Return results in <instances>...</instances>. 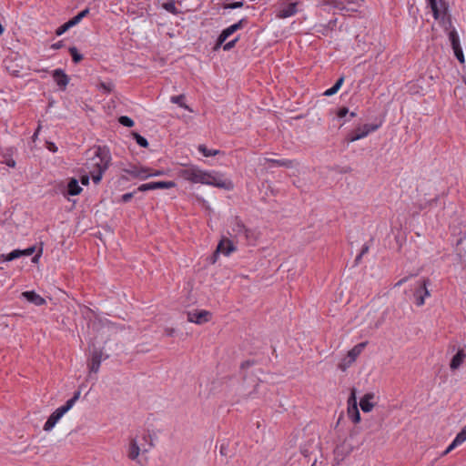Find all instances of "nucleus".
Instances as JSON below:
<instances>
[{
  "label": "nucleus",
  "mask_w": 466,
  "mask_h": 466,
  "mask_svg": "<svg viewBox=\"0 0 466 466\" xmlns=\"http://www.w3.org/2000/svg\"><path fill=\"white\" fill-rule=\"evenodd\" d=\"M178 175L183 179L192 183L214 186L225 190H232L234 188V184L230 179L223 178L216 172L204 171L196 167L181 169Z\"/></svg>",
  "instance_id": "obj_1"
},
{
  "label": "nucleus",
  "mask_w": 466,
  "mask_h": 466,
  "mask_svg": "<svg viewBox=\"0 0 466 466\" xmlns=\"http://www.w3.org/2000/svg\"><path fill=\"white\" fill-rule=\"evenodd\" d=\"M111 162L109 149L106 147H98L94 152V156L88 158L86 166L94 183L98 184L104 172L108 168Z\"/></svg>",
  "instance_id": "obj_2"
},
{
  "label": "nucleus",
  "mask_w": 466,
  "mask_h": 466,
  "mask_svg": "<svg viewBox=\"0 0 466 466\" xmlns=\"http://www.w3.org/2000/svg\"><path fill=\"white\" fill-rule=\"evenodd\" d=\"M432 10L433 16L444 26L445 30L451 27V15L448 14L449 5L445 0H428Z\"/></svg>",
  "instance_id": "obj_3"
},
{
  "label": "nucleus",
  "mask_w": 466,
  "mask_h": 466,
  "mask_svg": "<svg viewBox=\"0 0 466 466\" xmlns=\"http://www.w3.org/2000/svg\"><path fill=\"white\" fill-rule=\"evenodd\" d=\"M235 250L236 246L234 243L230 239L223 238L218 244V247L210 258L211 263H216L220 254L224 256H229Z\"/></svg>",
  "instance_id": "obj_4"
},
{
  "label": "nucleus",
  "mask_w": 466,
  "mask_h": 466,
  "mask_svg": "<svg viewBox=\"0 0 466 466\" xmlns=\"http://www.w3.org/2000/svg\"><path fill=\"white\" fill-rule=\"evenodd\" d=\"M429 282V279H423L415 286L413 297L417 306H422L425 303V298L430 297L431 293L427 288Z\"/></svg>",
  "instance_id": "obj_5"
},
{
  "label": "nucleus",
  "mask_w": 466,
  "mask_h": 466,
  "mask_svg": "<svg viewBox=\"0 0 466 466\" xmlns=\"http://www.w3.org/2000/svg\"><path fill=\"white\" fill-rule=\"evenodd\" d=\"M380 127V125H370L366 124L362 127H359L355 129V131L348 137L349 142H355L361 138L366 137L370 132L377 130Z\"/></svg>",
  "instance_id": "obj_6"
},
{
  "label": "nucleus",
  "mask_w": 466,
  "mask_h": 466,
  "mask_svg": "<svg viewBox=\"0 0 466 466\" xmlns=\"http://www.w3.org/2000/svg\"><path fill=\"white\" fill-rule=\"evenodd\" d=\"M349 408H348V415L351 418L354 423H358L360 420V414L357 407V399H356V389L352 388L350 391V396L348 400Z\"/></svg>",
  "instance_id": "obj_7"
},
{
  "label": "nucleus",
  "mask_w": 466,
  "mask_h": 466,
  "mask_svg": "<svg viewBox=\"0 0 466 466\" xmlns=\"http://www.w3.org/2000/svg\"><path fill=\"white\" fill-rule=\"evenodd\" d=\"M103 360V350L94 349L91 352L87 367L90 372L97 373Z\"/></svg>",
  "instance_id": "obj_8"
},
{
  "label": "nucleus",
  "mask_w": 466,
  "mask_h": 466,
  "mask_svg": "<svg viewBox=\"0 0 466 466\" xmlns=\"http://www.w3.org/2000/svg\"><path fill=\"white\" fill-rule=\"evenodd\" d=\"M123 172L130 175L134 178L147 179L149 177V168L132 166L123 168Z\"/></svg>",
  "instance_id": "obj_9"
},
{
  "label": "nucleus",
  "mask_w": 466,
  "mask_h": 466,
  "mask_svg": "<svg viewBox=\"0 0 466 466\" xmlns=\"http://www.w3.org/2000/svg\"><path fill=\"white\" fill-rule=\"evenodd\" d=\"M175 187L176 183L173 181H157L142 184L137 187V190L144 192L147 190L172 188Z\"/></svg>",
  "instance_id": "obj_10"
},
{
  "label": "nucleus",
  "mask_w": 466,
  "mask_h": 466,
  "mask_svg": "<svg viewBox=\"0 0 466 466\" xmlns=\"http://www.w3.org/2000/svg\"><path fill=\"white\" fill-rule=\"evenodd\" d=\"M82 192L78 180L76 178H70L66 185V190L62 191L65 197L67 196H77Z\"/></svg>",
  "instance_id": "obj_11"
},
{
  "label": "nucleus",
  "mask_w": 466,
  "mask_h": 466,
  "mask_svg": "<svg viewBox=\"0 0 466 466\" xmlns=\"http://www.w3.org/2000/svg\"><path fill=\"white\" fill-rule=\"evenodd\" d=\"M242 22L243 20H240L238 23L224 29L220 35L218 36V45L223 44L229 35H231L237 30L240 29L242 27Z\"/></svg>",
  "instance_id": "obj_12"
},
{
  "label": "nucleus",
  "mask_w": 466,
  "mask_h": 466,
  "mask_svg": "<svg viewBox=\"0 0 466 466\" xmlns=\"http://www.w3.org/2000/svg\"><path fill=\"white\" fill-rule=\"evenodd\" d=\"M65 413L57 408L47 419L46 423L44 424V431H51L56 422L63 417Z\"/></svg>",
  "instance_id": "obj_13"
},
{
  "label": "nucleus",
  "mask_w": 466,
  "mask_h": 466,
  "mask_svg": "<svg viewBox=\"0 0 466 466\" xmlns=\"http://www.w3.org/2000/svg\"><path fill=\"white\" fill-rule=\"evenodd\" d=\"M212 318V313L205 309H193L187 313V320H201Z\"/></svg>",
  "instance_id": "obj_14"
},
{
  "label": "nucleus",
  "mask_w": 466,
  "mask_h": 466,
  "mask_svg": "<svg viewBox=\"0 0 466 466\" xmlns=\"http://www.w3.org/2000/svg\"><path fill=\"white\" fill-rule=\"evenodd\" d=\"M466 359V350L464 349H460L457 353L452 357L451 363H450V369L451 370H458L461 365L463 363L464 360Z\"/></svg>",
  "instance_id": "obj_15"
},
{
  "label": "nucleus",
  "mask_w": 466,
  "mask_h": 466,
  "mask_svg": "<svg viewBox=\"0 0 466 466\" xmlns=\"http://www.w3.org/2000/svg\"><path fill=\"white\" fill-rule=\"evenodd\" d=\"M360 354L359 350L356 348H352L349 352L347 357L343 360V361L339 364V369L345 370L348 367H350Z\"/></svg>",
  "instance_id": "obj_16"
},
{
  "label": "nucleus",
  "mask_w": 466,
  "mask_h": 466,
  "mask_svg": "<svg viewBox=\"0 0 466 466\" xmlns=\"http://www.w3.org/2000/svg\"><path fill=\"white\" fill-rule=\"evenodd\" d=\"M374 399L373 393H366L360 401V409L363 412H370L372 410L374 404L371 402V400Z\"/></svg>",
  "instance_id": "obj_17"
},
{
  "label": "nucleus",
  "mask_w": 466,
  "mask_h": 466,
  "mask_svg": "<svg viewBox=\"0 0 466 466\" xmlns=\"http://www.w3.org/2000/svg\"><path fill=\"white\" fill-rule=\"evenodd\" d=\"M53 77L56 83L62 88H66L69 82L68 76L61 69H56L53 73Z\"/></svg>",
  "instance_id": "obj_18"
},
{
  "label": "nucleus",
  "mask_w": 466,
  "mask_h": 466,
  "mask_svg": "<svg viewBox=\"0 0 466 466\" xmlns=\"http://www.w3.org/2000/svg\"><path fill=\"white\" fill-rule=\"evenodd\" d=\"M22 296L29 302L36 305V306H40V305H43L45 303V299L40 296L38 295L37 293H35V291H25V292H23L22 293Z\"/></svg>",
  "instance_id": "obj_19"
},
{
  "label": "nucleus",
  "mask_w": 466,
  "mask_h": 466,
  "mask_svg": "<svg viewBox=\"0 0 466 466\" xmlns=\"http://www.w3.org/2000/svg\"><path fill=\"white\" fill-rule=\"evenodd\" d=\"M232 232H233L235 237H242L243 234H247L248 235V233H250V229L247 228L245 227V225L240 220L236 218L234 220V224H233V227H232Z\"/></svg>",
  "instance_id": "obj_20"
},
{
  "label": "nucleus",
  "mask_w": 466,
  "mask_h": 466,
  "mask_svg": "<svg viewBox=\"0 0 466 466\" xmlns=\"http://www.w3.org/2000/svg\"><path fill=\"white\" fill-rule=\"evenodd\" d=\"M297 13V4L292 3L289 4L283 8H281L278 14V17L279 18H288L289 16L294 15Z\"/></svg>",
  "instance_id": "obj_21"
},
{
  "label": "nucleus",
  "mask_w": 466,
  "mask_h": 466,
  "mask_svg": "<svg viewBox=\"0 0 466 466\" xmlns=\"http://www.w3.org/2000/svg\"><path fill=\"white\" fill-rule=\"evenodd\" d=\"M334 6L339 9L340 11L356 12L360 5L357 1H349L347 4H344L343 2H339Z\"/></svg>",
  "instance_id": "obj_22"
},
{
  "label": "nucleus",
  "mask_w": 466,
  "mask_h": 466,
  "mask_svg": "<svg viewBox=\"0 0 466 466\" xmlns=\"http://www.w3.org/2000/svg\"><path fill=\"white\" fill-rule=\"evenodd\" d=\"M35 251V247L32 246L25 249H15L12 252H10V256L8 258H18L22 256H31Z\"/></svg>",
  "instance_id": "obj_23"
},
{
  "label": "nucleus",
  "mask_w": 466,
  "mask_h": 466,
  "mask_svg": "<svg viewBox=\"0 0 466 466\" xmlns=\"http://www.w3.org/2000/svg\"><path fill=\"white\" fill-rule=\"evenodd\" d=\"M80 394H81L80 390H76V392H74L73 397L71 399H69L68 400H66L65 405L59 407V410L61 411H63V413H66L74 406V404L78 400Z\"/></svg>",
  "instance_id": "obj_24"
},
{
  "label": "nucleus",
  "mask_w": 466,
  "mask_h": 466,
  "mask_svg": "<svg viewBox=\"0 0 466 466\" xmlns=\"http://www.w3.org/2000/svg\"><path fill=\"white\" fill-rule=\"evenodd\" d=\"M140 453V448L137 445L136 440H132L129 445L128 458L130 460H136Z\"/></svg>",
  "instance_id": "obj_25"
},
{
  "label": "nucleus",
  "mask_w": 466,
  "mask_h": 466,
  "mask_svg": "<svg viewBox=\"0 0 466 466\" xmlns=\"http://www.w3.org/2000/svg\"><path fill=\"white\" fill-rule=\"evenodd\" d=\"M266 162L273 163L274 165L279 166V167H285L288 168L293 167L294 162L292 160L289 159H273V158H265Z\"/></svg>",
  "instance_id": "obj_26"
},
{
  "label": "nucleus",
  "mask_w": 466,
  "mask_h": 466,
  "mask_svg": "<svg viewBox=\"0 0 466 466\" xmlns=\"http://www.w3.org/2000/svg\"><path fill=\"white\" fill-rule=\"evenodd\" d=\"M343 82H344V76H340L332 87L327 89L324 92V96H333L334 94H336L341 87Z\"/></svg>",
  "instance_id": "obj_27"
},
{
  "label": "nucleus",
  "mask_w": 466,
  "mask_h": 466,
  "mask_svg": "<svg viewBox=\"0 0 466 466\" xmlns=\"http://www.w3.org/2000/svg\"><path fill=\"white\" fill-rule=\"evenodd\" d=\"M184 95L175 96L170 98L171 102L174 104L178 105L180 107H183L188 111H191V109L184 103Z\"/></svg>",
  "instance_id": "obj_28"
},
{
  "label": "nucleus",
  "mask_w": 466,
  "mask_h": 466,
  "mask_svg": "<svg viewBox=\"0 0 466 466\" xmlns=\"http://www.w3.org/2000/svg\"><path fill=\"white\" fill-rule=\"evenodd\" d=\"M448 35L452 47L461 46L459 35L454 28L449 31Z\"/></svg>",
  "instance_id": "obj_29"
},
{
  "label": "nucleus",
  "mask_w": 466,
  "mask_h": 466,
  "mask_svg": "<svg viewBox=\"0 0 466 466\" xmlns=\"http://www.w3.org/2000/svg\"><path fill=\"white\" fill-rule=\"evenodd\" d=\"M75 26V24L73 23V21L70 19L68 20L66 23H65L64 25H62L61 26H59L56 30V35H63L65 32H66L68 29H70L71 27Z\"/></svg>",
  "instance_id": "obj_30"
},
{
  "label": "nucleus",
  "mask_w": 466,
  "mask_h": 466,
  "mask_svg": "<svg viewBox=\"0 0 466 466\" xmlns=\"http://www.w3.org/2000/svg\"><path fill=\"white\" fill-rule=\"evenodd\" d=\"M97 87L104 93L108 94L113 90L114 85L112 82H100Z\"/></svg>",
  "instance_id": "obj_31"
},
{
  "label": "nucleus",
  "mask_w": 466,
  "mask_h": 466,
  "mask_svg": "<svg viewBox=\"0 0 466 466\" xmlns=\"http://www.w3.org/2000/svg\"><path fill=\"white\" fill-rule=\"evenodd\" d=\"M132 136H133V137L136 139L137 143L140 147H148V142H147V140L144 137L140 136V135H139L138 133H137V132H134V133L132 134Z\"/></svg>",
  "instance_id": "obj_32"
},
{
  "label": "nucleus",
  "mask_w": 466,
  "mask_h": 466,
  "mask_svg": "<svg viewBox=\"0 0 466 466\" xmlns=\"http://www.w3.org/2000/svg\"><path fill=\"white\" fill-rule=\"evenodd\" d=\"M88 13H89V9L86 8L83 11H81L78 15H76V16L71 18V20L73 21L75 25H76L84 17H86Z\"/></svg>",
  "instance_id": "obj_33"
},
{
  "label": "nucleus",
  "mask_w": 466,
  "mask_h": 466,
  "mask_svg": "<svg viewBox=\"0 0 466 466\" xmlns=\"http://www.w3.org/2000/svg\"><path fill=\"white\" fill-rule=\"evenodd\" d=\"M69 52H70V54L72 56L73 61L75 63H78V62H80L83 59L82 55H80L77 52V49L75 46L70 47L69 48Z\"/></svg>",
  "instance_id": "obj_34"
},
{
  "label": "nucleus",
  "mask_w": 466,
  "mask_h": 466,
  "mask_svg": "<svg viewBox=\"0 0 466 466\" xmlns=\"http://www.w3.org/2000/svg\"><path fill=\"white\" fill-rule=\"evenodd\" d=\"M198 150L202 152L205 157L216 156L218 153V150L208 149L204 145H200Z\"/></svg>",
  "instance_id": "obj_35"
},
{
  "label": "nucleus",
  "mask_w": 466,
  "mask_h": 466,
  "mask_svg": "<svg viewBox=\"0 0 466 466\" xmlns=\"http://www.w3.org/2000/svg\"><path fill=\"white\" fill-rule=\"evenodd\" d=\"M454 51V55L457 57V59L462 64L464 63V55L462 52V49L461 46L452 47Z\"/></svg>",
  "instance_id": "obj_36"
},
{
  "label": "nucleus",
  "mask_w": 466,
  "mask_h": 466,
  "mask_svg": "<svg viewBox=\"0 0 466 466\" xmlns=\"http://www.w3.org/2000/svg\"><path fill=\"white\" fill-rule=\"evenodd\" d=\"M118 122L121 125H123L125 127H131L134 126V121L130 117L127 116H120L119 119H118Z\"/></svg>",
  "instance_id": "obj_37"
},
{
  "label": "nucleus",
  "mask_w": 466,
  "mask_h": 466,
  "mask_svg": "<svg viewBox=\"0 0 466 466\" xmlns=\"http://www.w3.org/2000/svg\"><path fill=\"white\" fill-rule=\"evenodd\" d=\"M179 332L178 329L175 328H165L164 334L167 337H173L175 335H177Z\"/></svg>",
  "instance_id": "obj_38"
},
{
  "label": "nucleus",
  "mask_w": 466,
  "mask_h": 466,
  "mask_svg": "<svg viewBox=\"0 0 466 466\" xmlns=\"http://www.w3.org/2000/svg\"><path fill=\"white\" fill-rule=\"evenodd\" d=\"M466 441V425L464 428L457 434V441L463 442Z\"/></svg>",
  "instance_id": "obj_39"
},
{
  "label": "nucleus",
  "mask_w": 466,
  "mask_h": 466,
  "mask_svg": "<svg viewBox=\"0 0 466 466\" xmlns=\"http://www.w3.org/2000/svg\"><path fill=\"white\" fill-rule=\"evenodd\" d=\"M243 5H244L243 2H234V3H231V4L226 5L225 8L226 9H235V8L242 7Z\"/></svg>",
  "instance_id": "obj_40"
},
{
  "label": "nucleus",
  "mask_w": 466,
  "mask_h": 466,
  "mask_svg": "<svg viewBox=\"0 0 466 466\" xmlns=\"http://www.w3.org/2000/svg\"><path fill=\"white\" fill-rule=\"evenodd\" d=\"M461 443L462 442H458L457 441V436H456L455 439L453 440V441L450 444V446L444 451V454L449 453L451 450H453L455 447H457L458 445H460Z\"/></svg>",
  "instance_id": "obj_41"
},
{
  "label": "nucleus",
  "mask_w": 466,
  "mask_h": 466,
  "mask_svg": "<svg viewBox=\"0 0 466 466\" xmlns=\"http://www.w3.org/2000/svg\"><path fill=\"white\" fill-rule=\"evenodd\" d=\"M237 41H238V38H235L234 40H231V41L226 43L223 46V49L226 51L230 50L231 48H233L235 46Z\"/></svg>",
  "instance_id": "obj_42"
},
{
  "label": "nucleus",
  "mask_w": 466,
  "mask_h": 466,
  "mask_svg": "<svg viewBox=\"0 0 466 466\" xmlns=\"http://www.w3.org/2000/svg\"><path fill=\"white\" fill-rule=\"evenodd\" d=\"M368 250H369V247H368V246H364V247L362 248V249H361V251H360V255H359V256H357V258H356V262H357V263H359V261L361 259L362 256H363L364 254H366V253L368 252Z\"/></svg>",
  "instance_id": "obj_43"
},
{
  "label": "nucleus",
  "mask_w": 466,
  "mask_h": 466,
  "mask_svg": "<svg viewBox=\"0 0 466 466\" xmlns=\"http://www.w3.org/2000/svg\"><path fill=\"white\" fill-rule=\"evenodd\" d=\"M134 196L133 192L126 193L122 196L121 199L123 202H128Z\"/></svg>",
  "instance_id": "obj_44"
},
{
  "label": "nucleus",
  "mask_w": 466,
  "mask_h": 466,
  "mask_svg": "<svg viewBox=\"0 0 466 466\" xmlns=\"http://www.w3.org/2000/svg\"><path fill=\"white\" fill-rule=\"evenodd\" d=\"M10 256V253L8 254H1L0 255V263L4 262V261H12L14 260V258H8Z\"/></svg>",
  "instance_id": "obj_45"
},
{
  "label": "nucleus",
  "mask_w": 466,
  "mask_h": 466,
  "mask_svg": "<svg viewBox=\"0 0 466 466\" xmlns=\"http://www.w3.org/2000/svg\"><path fill=\"white\" fill-rule=\"evenodd\" d=\"M349 113V109L347 107H342L338 112V116L344 117Z\"/></svg>",
  "instance_id": "obj_46"
},
{
  "label": "nucleus",
  "mask_w": 466,
  "mask_h": 466,
  "mask_svg": "<svg viewBox=\"0 0 466 466\" xmlns=\"http://www.w3.org/2000/svg\"><path fill=\"white\" fill-rule=\"evenodd\" d=\"M80 180H81L82 185H84V186H87V185L89 184V176H88V175H86H86H83V176L81 177V179H80Z\"/></svg>",
  "instance_id": "obj_47"
},
{
  "label": "nucleus",
  "mask_w": 466,
  "mask_h": 466,
  "mask_svg": "<svg viewBox=\"0 0 466 466\" xmlns=\"http://www.w3.org/2000/svg\"><path fill=\"white\" fill-rule=\"evenodd\" d=\"M164 174H165L164 170H157V171L152 172V173L149 171V177H159V176H162Z\"/></svg>",
  "instance_id": "obj_48"
},
{
  "label": "nucleus",
  "mask_w": 466,
  "mask_h": 466,
  "mask_svg": "<svg viewBox=\"0 0 466 466\" xmlns=\"http://www.w3.org/2000/svg\"><path fill=\"white\" fill-rule=\"evenodd\" d=\"M41 255H42V248H40L39 251L37 252V254L33 257L32 262L33 263H37L39 261V258H40Z\"/></svg>",
  "instance_id": "obj_49"
},
{
  "label": "nucleus",
  "mask_w": 466,
  "mask_h": 466,
  "mask_svg": "<svg viewBox=\"0 0 466 466\" xmlns=\"http://www.w3.org/2000/svg\"><path fill=\"white\" fill-rule=\"evenodd\" d=\"M96 316L94 315V312L88 309H86V315H85V318L86 319H92V318H95Z\"/></svg>",
  "instance_id": "obj_50"
},
{
  "label": "nucleus",
  "mask_w": 466,
  "mask_h": 466,
  "mask_svg": "<svg viewBox=\"0 0 466 466\" xmlns=\"http://www.w3.org/2000/svg\"><path fill=\"white\" fill-rule=\"evenodd\" d=\"M367 342H361V343H359L357 344L356 346H354V348H356L357 350H359V352L361 353V351L363 350V349L365 348Z\"/></svg>",
  "instance_id": "obj_51"
},
{
  "label": "nucleus",
  "mask_w": 466,
  "mask_h": 466,
  "mask_svg": "<svg viewBox=\"0 0 466 466\" xmlns=\"http://www.w3.org/2000/svg\"><path fill=\"white\" fill-rule=\"evenodd\" d=\"M254 364V361H251V360H247L245 362H243L241 364V369H245V368H248V367H250Z\"/></svg>",
  "instance_id": "obj_52"
},
{
  "label": "nucleus",
  "mask_w": 466,
  "mask_h": 466,
  "mask_svg": "<svg viewBox=\"0 0 466 466\" xmlns=\"http://www.w3.org/2000/svg\"><path fill=\"white\" fill-rule=\"evenodd\" d=\"M62 46H63V43H62V41H59V42H57V43H56V44H53V45L51 46V48H53V49H59V48H61Z\"/></svg>",
  "instance_id": "obj_53"
},
{
  "label": "nucleus",
  "mask_w": 466,
  "mask_h": 466,
  "mask_svg": "<svg viewBox=\"0 0 466 466\" xmlns=\"http://www.w3.org/2000/svg\"><path fill=\"white\" fill-rule=\"evenodd\" d=\"M5 164L10 167H15V161L12 158L10 159H7Z\"/></svg>",
  "instance_id": "obj_54"
},
{
  "label": "nucleus",
  "mask_w": 466,
  "mask_h": 466,
  "mask_svg": "<svg viewBox=\"0 0 466 466\" xmlns=\"http://www.w3.org/2000/svg\"><path fill=\"white\" fill-rule=\"evenodd\" d=\"M253 235H254V234H253V232H252V230H250V233H248V235H247V234H243V236H242V237H243L246 240H249V239H251V238H253Z\"/></svg>",
  "instance_id": "obj_55"
},
{
  "label": "nucleus",
  "mask_w": 466,
  "mask_h": 466,
  "mask_svg": "<svg viewBox=\"0 0 466 466\" xmlns=\"http://www.w3.org/2000/svg\"><path fill=\"white\" fill-rule=\"evenodd\" d=\"M408 278H403L401 279L400 280H399L395 285L394 287H400L401 286L403 283H405L407 281Z\"/></svg>",
  "instance_id": "obj_56"
},
{
  "label": "nucleus",
  "mask_w": 466,
  "mask_h": 466,
  "mask_svg": "<svg viewBox=\"0 0 466 466\" xmlns=\"http://www.w3.org/2000/svg\"><path fill=\"white\" fill-rule=\"evenodd\" d=\"M165 8H166L167 10H168V11H171V10L175 9V6H174V5H173V4H166V5H165Z\"/></svg>",
  "instance_id": "obj_57"
},
{
  "label": "nucleus",
  "mask_w": 466,
  "mask_h": 466,
  "mask_svg": "<svg viewBox=\"0 0 466 466\" xmlns=\"http://www.w3.org/2000/svg\"><path fill=\"white\" fill-rule=\"evenodd\" d=\"M39 130H40V127H37L36 131L35 132V134L33 136L34 140L37 137Z\"/></svg>",
  "instance_id": "obj_58"
},
{
  "label": "nucleus",
  "mask_w": 466,
  "mask_h": 466,
  "mask_svg": "<svg viewBox=\"0 0 466 466\" xmlns=\"http://www.w3.org/2000/svg\"><path fill=\"white\" fill-rule=\"evenodd\" d=\"M434 201H435V200H431L430 203L434 202ZM428 203H429V202H426L425 204L420 205V208H421V209H422V208H425L427 207V204H428Z\"/></svg>",
  "instance_id": "obj_59"
},
{
  "label": "nucleus",
  "mask_w": 466,
  "mask_h": 466,
  "mask_svg": "<svg viewBox=\"0 0 466 466\" xmlns=\"http://www.w3.org/2000/svg\"><path fill=\"white\" fill-rule=\"evenodd\" d=\"M4 32V26L0 24V35H2Z\"/></svg>",
  "instance_id": "obj_60"
},
{
  "label": "nucleus",
  "mask_w": 466,
  "mask_h": 466,
  "mask_svg": "<svg viewBox=\"0 0 466 466\" xmlns=\"http://www.w3.org/2000/svg\"><path fill=\"white\" fill-rule=\"evenodd\" d=\"M350 116H356V113L351 112V113H350Z\"/></svg>",
  "instance_id": "obj_61"
},
{
  "label": "nucleus",
  "mask_w": 466,
  "mask_h": 466,
  "mask_svg": "<svg viewBox=\"0 0 466 466\" xmlns=\"http://www.w3.org/2000/svg\"><path fill=\"white\" fill-rule=\"evenodd\" d=\"M463 80H464V83L466 85V76H464Z\"/></svg>",
  "instance_id": "obj_62"
}]
</instances>
